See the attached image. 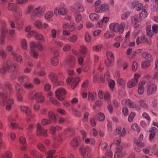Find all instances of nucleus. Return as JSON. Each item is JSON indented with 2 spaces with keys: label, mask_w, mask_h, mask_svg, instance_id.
Wrapping results in <instances>:
<instances>
[{
  "label": "nucleus",
  "mask_w": 158,
  "mask_h": 158,
  "mask_svg": "<svg viewBox=\"0 0 158 158\" xmlns=\"http://www.w3.org/2000/svg\"><path fill=\"white\" fill-rule=\"evenodd\" d=\"M0 98L2 99V102L3 105L5 106V109L6 110H10L11 109V106L14 103V99L9 98L5 93L2 92H0Z\"/></svg>",
  "instance_id": "nucleus-1"
},
{
  "label": "nucleus",
  "mask_w": 158,
  "mask_h": 158,
  "mask_svg": "<svg viewBox=\"0 0 158 158\" xmlns=\"http://www.w3.org/2000/svg\"><path fill=\"white\" fill-rule=\"evenodd\" d=\"M125 24L124 23L121 22L120 24L117 23H112L109 25V28L114 32L122 33L124 30Z\"/></svg>",
  "instance_id": "nucleus-2"
},
{
  "label": "nucleus",
  "mask_w": 158,
  "mask_h": 158,
  "mask_svg": "<svg viewBox=\"0 0 158 158\" xmlns=\"http://www.w3.org/2000/svg\"><path fill=\"white\" fill-rule=\"evenodd\" d=\"M45 10V7L44 6H35V8L32 13L33 16H36L40 18L43 16Z\"/></svg>",
  "instance_id": "nucleus-3"
},
{
  "label": "nucleus",
  "mask_w": 158,
  "mask_h": 158,
  "mask_svg": "<svg viewBox=\"0 0 158 158\" xmlns=\"http://www.w3.org/2000/svg\"><path fill=\"white\" fill-rule=\"evenodd\" d=\"M157 85L152 82H148L146 86L147 94L151 95L156 92L157 89Z\"/></svg>",
  "instance_id": "nucleus-4"
},
{
  "label": "nucleus",
  "mask_w": 158,
  "mask_h": 158,
  "mask_svg": "<svg viewBox=\"0 0 158 158\" xmlns=\"http://www.w3.org/2000/svg\"><path fill=\"white\" fill-rule=\"evenodd\" d=\"M140 76V74L135 73L134 75V78L130 79L127 82V87L129 88H131L135 87L138 83V79Z\"/></svg>",
  "instance_id": "nucleus-5"
},
{
  "label": "nucleus",
  "mask_w": 158,
  "mask_h": 158,
  "mask_svg": "<svg viewBox=\"0 0 158 158\" xmlns=\"http://www.w3.org/2000/svg\"><path fill=\"white\" fill-rule=\"evenodd\" d=\"M73 78L72 77H70L67 78L66 81L68 85L71 84V87L73 89H74L77 85L80 80V78L79 77H77L72 81Z\"/></svg>",
  "instance_id": "nucleus-6"
},
{
  "label": "nucleus",
  "mask_w": 158,
  "mask_h": 158,
  "mask_svg": "<svg viewBox=\"0 0 158 158\" xmlns=\"http://www.w3.org/2000/svg\"><path fill=\"white\" fill-rule=\"evenodd\" d=\"M56 96L59 100L62 101L64 99V96L67 92L63 88H59L55 92Z\"/></svg>",
  "instance_id": "nucleus-7"
},
{
  "label": "nucleus",
  "mask_w": 158,
  "mask_h": 158,
  "mask_svg": "<svg viewBox=\"0 0 158 158\" xmlns=\"http://www.w3.org/2000/svg\"><path fill=\"white\" fill-rule=\"evenodd\" d=\"M36 134L39 136L46 137L47 135V130H43L42 126L39 123L36 124Z\"/></svg>",
  "instance_id": "nucleus-8"
},
{
  "label": "nucleus",
  "mask_w": 158,
  "mask_h": 158,
  "mask_svg": "<svg viewBox=\"0 0 158 158\" xmlns=\"http://www.w3.org/2000/svg\"><path fill=\"white\" fill-rule=\"evenodd\" d=\"M49 129L50 131H51L53 138L57 140L59 142L61 141V140L60 138V135H58L57 136H56L55 134V133L56 130H61V128L60 127L57 126L54 127L51 126Z\"/></svg>",
  "instance_id": "nucleus-9"
},
{
  "label": "nucleus",
  "mask_w": 158,
  "mask_h": 158,
  "mask_svg": "<svg viewBox=\"0 0 158 158\" xmlns=\"http://www.w3.org/2000/svg\"><path fill=\"white\" fill-rule=\"evenodd\" d=\"M106 55L108 62H106L105 64L107 66H109L114 61V56L112 52L110 50L107 51Z\"/></svg>",
  "instance_id": "nucleus-10"
},
{
  "label": "nucleus",
  "mask_w": 158,
  "mask_h": 158,
  "mask_svg": "<svg viewBox=\"0 0 158 158\" xmlns=\"http://www.w3.org/2000/svg\"><path fill=\"white\" fill-rule=\"evenodd\" d=\"M136 42L137 44L141 43H147L148 45H150L151 43V40L150 39H147L144 34H142L141 36L138 37L136 40Z\"/></svg>",
  "instance_id": "nucleus-11"
},
{
  "label": "nucleus",
  "mask_w": 158,
  "mask_h": 158,
  "mask_svg": "<svg viewBox=\"0 0 158 158\" xmlns=\"http://www.w3.org/2000/svg\"><path fill=\"white\" fill-rule=\"evenodd\" d=\"M122 146H117L116 148V150L114 155V158H122L125 155V153L122 151L123 149Z\"/></svg>",
  "instance_id": "nucleus-12"
},
{
  "label": "nucleus",
  "mask_w": 158,
  "mask_h": 158,
  "mask_svg": "<svg viewBox=\"0 0 158 158\" xmlns=\"http://www.w3.org/2000/svg\"><path fill=\"white\" fill-rule=\"evenodd\" d=\"M134 150L137 152H140L141 150V148L144 147L145 146L144 143L136 139H134Z\"/></svg>",
  "instance_id": "nucleus-13"
},
{
  "label": "nucleus",
  "mask_w": 158,
  "mask_h": 158,
  "mask_svg": "<svg viewBox=\"0 0 158 158\" xmlns=\"http://www.w3.org/2000/svg\"><path fill=\"white\" fill-rule=\"evenodd\" d=\"M54 13L56 14L57 12L58 14L61 15H64L67 13V11L66 9L64 7L60 6L58 8L57 7L55 8L54 10Z\"/></svg>",
  "instance_id": "nucleus-14"
},
{
  "label": "nucleus",
  "mask_w": 158,
  "mask_h": 158,
  "mask_svg": "<svg viewBox=\"0 0 158 158\" xmlns=\"http://www.w3.org/2000/svg\"><path fill=\"white\" fill-rule=\"evenodd\" d=\"M76 61L75 57L73 55H70L66 58V61L71 67L74 66L75 65Z\"/></svg>",
  "instance_id": "nucleus-15"
},
{
  "label": "nucleus",
  "mask_w": 158,
  "mask_h": 158,
  "mask_svg": "<svg viewBox=\"0 0 158 158\" xmlns=\"http://www.w3.org/2000/svg\"><path fill=\"white\" fill-rule=\"evenodd\" d=\"M20 109L21 111L24 112L27 115L31 116V117H34L33 115L31 114V110L28 107L21 106H20Z\"/></svg>",
  "instance_id": "nucleus-16"
},
{
  "label": "nucleus",
  "mask_w": 158,
  "mask_h": 158,
  "mask_svg": "<svg viewBox=\"0 0 158 158\" xmlns=\"http://www.w3.org/2000/svg\"><path fill=\"white\" fill-rule=\"evenodd\" d=\"M48 77L52 83H56L58 81L57 75L54 72H49L48 74Z\"/></svg>",
  "instance_id": "nucleus-17"
},
{
  "label": "nucleus",
  "mask_w": 158,
  "mask_h": 158,
  "mask_svg": "<svg viewBox=\"0 0 158 158\" xmlns=\"http://www.w3.org/2000/svg\"><path fill=\"white\" fill-rule=\"evenodd\" d=\"M11 54L12 56L13 59L14 60L18 62H22L23 59L22 56L19 54L14 52H12Z\"/></svg>",
  "instance_id": "nucleus-18"
},
{
  "label": "nucleus",
  "mask_w": 158,
  "mask_h": 158,
  "mask_svg": "<svg viewBox=\"0 0 158 158\" xmlns=\"http://www.w3.org/2000/svg\"><path fill=\"white\" fill-rule=\"evenodd\" d=\"M8 120L10 122V125L13 129H15L18 127L19 124L15 122V119L11 116L8 118Z\"/></svg>",
  "instance_id": "nucleus-19"
},
{
  "label": "nucleus",
  "mask_w": 158,
  "mask_h": 158,
  "mask_svg": "<svg viewBox=\"0 0 158 158\" xmlns=\"http://www.w3.org/2000/svg\"><path fill=\"white\" fill-rule=\"evenodd\" d=\"M7 9L9 10L14 12L17 11L18 6L15 3L8 2Z\"/></svg>",
  "instance_id": "nucleus-20"
},
{
  "label": "nucleus",
  "mask_w": 158,
  "mask_h": 158,
  "mask_svg": "<svg viewBox=\"0 0 158 158\" xmlns=\"http://www.w3.org/2000/svg\"><path fill=\"white\" fill-rule=\"evenodd\" d=\"M80 141L81 139L79 137H76L71 142V145L74 148H76L79 145Z\"/></svg>",
  "instance_id": "nucleus-21"
},
{
  "label": "nucleus",
  "mask_w": 158,
  "mask_h": 158,
  "mask_svg": "<svg viewBox=\"0 0 158 158\" xmlns=\"http://www.w3.org/2000/svg\"><path fill=\"white\" fill-rule=\"evenodd\" d=\"M88 52V48L85 45H82L80 47L79 53L83 56L84 57H85Z\"/></svg>",
  "instance_id": "nucleus-22"
},
{
  "label": "nucleus",
  "mask_w": 158,
  "mask_h": 158,
  "mask_svg": "<svg viewBox=\"0 0 158 158\" xmlns=\"http://www.w3.org/2000/svg\"><path fill=\"white\" fill-rule=\"evenodd\" d=\"M17 79L19 82L22 83H24L28 82L29 78V77L27 76L23 75L18 77Z\"/></svg>",
  "instance_id": "nucleus-23"
},
{
  "label": "nucleus",
  "mask_w": 158,
  "mask_h": 158,
  "mask_svg": "<svg viewBox=\"0 0 158 158\" xmlns=\"http://www.w3.org/2000/svg\"><path fill=\"white\" fill-rule=\"evenodd\" d=\"M35 5L34 4H31L27 6L26 7L25 12L26 14H29L32 13Z\"/></svg>",
  "instance_id": "nucleus-24"
},
{
  "label": "nucleus",
  "mask_w": 158,
  "mask_h": 158,
  "mask_svg": "<svg viewBox=\"0 0 158 158\" xmlns=\"http://www.w3.org/2000/svg\"><path fill=\"white\" fill-rule=\"evenodd\" d=\"M35 99L38 103H41L44 101V97L43 95L42 92H38V94Z\"/></svg>",
  "instance_id": "nucleus-25"
},
{
  "label": "nucleus",
  "mask_w": 158,
  "mask_h": 158,
  "mask_svg": "<svg viewBox=\"0 0 158 158\" xmlns=\"http://www.w3.org/2000/svg\"><path fill=\"white\" fill-rule=\"evenodd\" d=\"M10 69V66L8 64L3 65L0 68V73L5 74Z\"/></svg>",
  "instance_id": "nucleus-26"
},
{
  "label": "nucleus",
  "mask_w": 158,
  "mask_h": 158,
  "mask_svg": "<svg viewBox=\"0 0 158 158\" xmlns=\"http://www.w3.org/2000/svg\"><path fill=\"white\" fill-rule=\"evenodd\" d=\"M138 102L139 104L141 107L145 110L148 109V105L143 100H140L138 101Z\"/></svg>",
  "instance_id": "nucleus-27"
},
{
  "label": "nucleus",
  "mask_w": 158,
  "mask_h": 158,
  "mask_svg": "<svg viewBox=\"0 0 158 158\" xmlns=\"http://www.w3.org/2000/svg\"><path fill=\"white\" fill-rule=\"evenodd\" d=\"M142 56L147 60L149 61H152V55L147 52H144L142 53Z\"/></svg>",
  "instance_id": "nucleus-28"
},
{
  "label": "nucleus",
  "mask_w": 158,
  "mask_h": 158,
  "mask_svg": "<svg viewBox=\"0 0 158 158\" xmlns=\"http://www.w3.org/2000/svg\"><path fill=\"white\" fill-rule=\"evenodd\" d=\"M147 16L148 13L147 10L145 9H142L141 13L139 15V20L142 21L144 18L147 17Z\"/></svg>",
  "instance_id": "nucleus-29"
},
{
  "label": "nucleus",
  "mask_w": 158,
  "mask_h": 158,
  "mask_svg": "<svg viewBox=\"0 0 158 158\" xmlns=\"http://www.w3.org/2000/svg\"><path fill=\"white\" fill-rule=\"evenodd\" d=\"M38 94V92L35 91H31L28 94V98L31 100L35 99Z\"/></svg>",
  "instance_id": "nucleus-30"
},
{
  "label": "nucleus",
  "mask_w": 158,
  "mask_h": 158,
  "mask_svg": "<svg viewBox=\"0 0 158 158\" xmlns=\"http://www.w3.org/2000/svg\"><path fill=\"white\" fill-rule=\"evenodd\" d=\"M48 120L51 121V123L54 122L56 121V118L55 115L52 112H48Z\"/></svg>",
  "instance_id": "nucleus-31"
},
{
  "label": "nucleus",
  "mask_w": 158,
  "mask_h": 158,
  "mask_svg": "<svg viewBox=\"0 0 158 158\" xmlns=\"http://www.w3.org/2000/svg\"><path fill=\"white\" fill-rule=\"evenodd\" d=\"M131 19L132 23L136 25L138 22L142 21L139 20V17L138 18L137 15H134L131 17Z\"/></svg>",
  "instance_id": "nucleus-32"
},
{
  "label": "nucleus",
  "mask_w": 158,
  "mask_h": 158,
  "mask_svg": "<svg viewBox=\"0 0 158 158\" xmlns=\"http://www.w3.org/2000/svg\"><path fill=\"white\" fill-rule=\"evenodd\" d=\"M20 45L21 48L23 49H27V44L26 40L23 39L20 41Z\"/></svg>",
  "instance_id": "nucleus-33"
},
{
  "label": "nucleus",
  "mask_w": 158,
  "mask_h": 158,
  "mask_svg": "<svg viewBox=\"0 0 158 158\" xmlns=\"http://www.w3.org/2000/svg\"><path fill=\"white\" fill-rule=\"evenodd\" d=\"M92 39V37L89 33L88 32H86L84 36L85 41L86 42L89 43L91 41Z\"/></svg>",
  "instance_id": "nucleus-34"
},
{
  "label": "nucleus",
  "mask_w": 158,
  "mask_h": 158,
  "mask_svg": "<svg viewBox=\"0 0 158 158\" xmlns=\"http://www.w3.org/2000/svg\"><path fill=\"white\" fill-rule=\"evenodd\" d=\"M97 118V120L99 121H103L105 118V116L102 113H98L95 116Z\"/></svg>",
  "instance_id": "nucleus-35"
},
{
  "label": "nucleus",
  "mask_w": 158,
  "mask_h": 158,
  "mask_svg": "<svg viewBox=\"0 0 158 158\" xmlns=\"http://www.w3.org/2000/svg\"><path fill=\"white\" fill-rule=\"evenodd\" d=\"M89 18L91 20L95 21L98 19L99 15L97 14L93 13L89 15Z\"/></svg>",
  "instance_id": "nucleus-36"
},
{
  "label": "nucleus",
  "mask_w": 158,
  "mask_h": 158,
  "mask_svg": "<svg viewBox=\"0 0 158 158\" xmlns=\"http://www.w3.org/2000/svg\"><path fill=\"white\" fill-rule=\"evenodd\" d=\"M128 106L131 108H135L136 110H140L141 109L140 107L137 106L135 102H131V101H130Z\"/></svg>",
  "instance_id": "nucleus-37"
},
{
  "label": "nucleus",
  "mask_w": 158,
  "mask_h": 158,
  "mask_svg": "<svg viewBox=\"0 0 158 158\" xmlns=\"http://www.w3.org/2000/svg\"><path fill=\"white\" fill-rule=\"evenodd\" d=\"M104 98L105 101L108 103H111L110 96L109 91H106L105 92L104 95Z\"/></svg>",
  "instance_id": "nucleus-38"
},
{
  "label": "nucleus",
  "mask_w": 158,
  "mask_h": 158,
  "mask_svg": "<svg viewBox=\"0 0 158 158\" xmlns=\"http://www.w3.org/2000/svg\"><path fill=\"white\" fill-rule=\"evenodd\" d=\"M15 89L16 93H23L24 90L21 85L18 83L15 86Z\"/></svg>",
  "instance_id": "nucleus-39"
},
{
  "label": "nucleus",
  "mask_w": 158,
  "mask_h": 158,
  "mask_svg": "<svg viewBox=\"0 0 158 158\" xmlns=\"http://www.w3.org/2000/svg\"><path fill=\"white\" fill-rule=\"evenodd\" d=\"M114 36V34L110 31H107L104 34V37L107 39L112 38Z\"/></svg>",
  "instance_id": "nucleus-40"
},
{
  "label": "nucleus",
  "mask_w": 158,
  "mask_h": 158,
  "mask_svg": "<svg viewBox=\"0 0 158 158\" xmlns=\"http://www.w3.org/2000/svg\"><path fill=\"white\" fill-rule=\"evenodd\" d=\"M96 94L95 92L92 93L91 92H89L88 93V96L89 100L92 101L94 100L96 96Z\"/></svg>",
  "instance_id": "nucleus-41"
},
{
  "label": "nucleus",
  "mask_w": 158,
  "mask_h": 158,
  "mask_svg": "<svg viewBox=\"0 0 158 158\" xmlns=\"http://www.w3.org/2000/svg\"><path fill=\"white\" fill-rule=\"evenodd\" d=\"M29 54L30 56L34 57H36L38 56L39 52L36 49L30 50Z\"/></svg>",
  "instance_id": "nucleus-42"
},
{
  "label": "nucleus",
  "mask_w": 158,
  "mask_h": 158,
  "mask_svg": "<svg viewBox=\"0 0 158 158\" xmlns=\"http://www.w3.org/2000/svg\"><path fill=\"white\" fill-rule=\"evenodd\" d=\"M15 13L14 14V16L15 18L16 19H19L22 17V13L19 10H17V11H15Z\"/></svg>",
  "instance_id": "nucleus-43"
},
{
  "label": "nucleus",
  "mask_w": 158,
  "mask_h": 158,
  "mask_svg": "<svg viewBox=\"0 0 158 158\" xmlns=\"http://www.w3.org/2000/svg\"><path fill=\"white\" fill-rule=\"evenodd\" d=\"M35 39L37 40H39L43 42L44 41V36L41 34H39L37 33L35 34Z\"/></svg>",
  "instance_id": "nucleus-44"
},
{
  "label": "nucleus",
  "mask_w": 158,
  "mask_h": 158,
  "mask_svg": "<svg viewBox=\"0 0 158 158\" xmlns=\"http://www.w3.org/2000/svg\"><path fill=\"white\" fill-rule=\"evenodd\" d=\"M6 52L3 49H0V57L2 60L5 59L7 56Z\"/></svg>",
  "instance_id": "nucleus-45"
},
{
  "label": "nucleus",
  "mask_w": 158,
  "mask_h": 158,
  "mask_svg": "<svg viewBox=\"0 0 158 158\" xmlns=\"http://www.w3.org/2000/svg\"><path fill=\"white\" fill-rule=\"evenodd\" d=\"M77 36L76 35H74L69 37L68 38V40L69 41L73 43L77 41Z\"/></svg>",
  "instance_id": "nucleus-46"
},
{
  "label": "nucleus",
  "mask_w": 158,
  "mask_h": 158,
  "mask_svg": "<svg viewBox=\"0 0 158 158\" xmlns=\"http://www.w3.org/2000/svg\"><path fill=\"white\" fill-rule=\"evenodd\" d=\"M51 62L52 64L54 66H56L58 63V60L57 57L52 56L51 59Z\"/></svg>",
  "instance_id": "nucleus-47"
},
{
  "label": "nucleus",
  "mask_w": 158,
  "mask_h": 158,
  "mask_svg": "<svg viewBox=\"0 0 158 158\" xmlns=\"http://www.w3.org/2000/svg\"><path fill=\"white\" fill-rule=\"evenodd\" d=\"M147 35L150 38H152V36L153 32L151 30V26L150 25L146 27Z\"/></svg>",
  "instance_id": "nucleus-48"
},
{
  "label": "nucleus",
  "mask_w": 158,
  "mask_h": 158,
  "mask_svg": "<svg viewBox=\"0 0 158 158\" xmlns=\"http://www.w3.org/2000/svg\"><path fill=\"white\" fill-rule=\"evenodd\" d=\"M23 87L26 89H33L34 87L33 84L32 83L26 82L23 84Z\"/></svg>",
  "instance_id": "nucleus-49"
},
{
  "label": "nucleus",
  "mask_w": 158,
  "mask_h": 158,
  "mask_svg": "<svg viewBox=\"0 0 158 158\" xmlns=\"http://www.w3.org/2000/svg\"><path fill=\"white\" fill-rule=\"evenodd\" d=\"M102 12H106L108 11L109 8V6L107 4H102L101 5Z\"/></svg>",
  "instance_id": "nucleus-50"
},
{
  "label": "nucleus",
  "mask_w": 158,
  "mask_h": 158,
  "mask_svg": "<svg viewBox=\"0 0 158 158\" xmlns=\"http://www.w3.org/2000/svg\"><path fill=\"white\" fill-rule=\"evenodd\" d=\"M0 35H3L5 36V35L8 32V29L6 27H1L0 29Z\"/></svg>",
  "instance_id": "nucleus-51"
},
{
  "label": "nucleus",
  "mask_w": 158,
  "mask_h": 158,
  "mask_svg": "<svg viewBox=\"0 0 158 158\" xmlns=\"http://www.w3.org/2000/svg\"><path fill=\"white\" fill-rule=\"evenodd\" d=\"M49 100L50 102L53 104H54L56 105L59 106L60 105V103L58 101L55 99L53 98L52 97H49Z\"/></svg>",
  "instance_id": "nucleus-52"
},
{
  "label": "nucleus",
  "mask_w": 158,
  "mask_h": 158,
  "mask_svg": "<svg viewBox=\"0 0 158 158\" xmlns=\"http://www.w3.org/2000/svg\"><path fill=\"white\" fill-rule=\"evenodd\" d=\"M72 111L73 113L75 115L78 117H80L81 116V113L78 110L74 108H72Z\"/></svg>",
  "instance_id": "nucleus-53"
},
{
  "label": "nucleus",
  "mask_w": 158,
  "mask_h": 158,
  "mask_svg": "<svg viewBox=\"0 0 158 158\" xmlns=\"http://www.w3.org/2000/svg\"><path fill=\"white\" fill-rule=\"evenodd\" d=\"M44 18L45 19L51 18L53 16V13L50 11L46 12L44 15Z\"/></svg>",
  "instance_id": "nucleus-54"
},
{
  "label": "nucleus",
  "mask_w": 158,
  "mask_h": 158,
  "mask_svg": "<svg viewBox=\"0 0 158 158\" xmlns=\"http://www.w3.org/2000/svg\"><path fill=\"white\" fill-rule=\"evenodd\" d=\"M51 121L48 119L47 118H43L42 119L41 121V123L42 125L44 126L47 125H49L51 123Z\"/></svg>",
  "instance_id": "nucleus-55"
},
{
  "label": "nucleus",
  "mask_w": 158,
  "mask_h": 158,
  "mask_svg": "<svg viewBox=\"0 0 158 158\" xmlns=\"http://www.w3.org/2000/svg\"><path fill=\"white\" fill-rule=\"evenodd\" d=\"M131 128L139 132L140 130V127L136 123L133 124L131 126Z\"/></svg>",
  "instance_id": "nucleus-56"
},
{
  "label": "nucleus",
  "mask_w": 158,
  "mask_h": 158,
  "mask_svg": "<svg viewBox=\"0 0 158 158\" xmlns=\"http://www.w3.org/2000/svg\"><path fill=\"white\" fill-rule=\"evenodd\" d=\"M77 12H82L84 10V7L81 4L79 3L77 4Z\"/></svg>",
  "instance_id": "nucleus-57"
},
{
  "label": "nucleus",
  "mask_w": 158,
  "mask_h": 158,
  "mask_svg": "<svg viewBox=\"0 0 158 158\" xmlns=\"http://www.w3.org/2000/svg\"><path fill=\"white\" fill-rule=\"evenodd\" d=\"M79 151L81 155L83 157H85L88 154L85 151L84 148L83 147H80Z\"/></svg>",
  "instance_id": "nucleus-58"
},
{
  "label": "nucleus",
  "mask_w": 158,
  "mask_h": 158,
  "mask_svg": "<svg viewBox=\"0 0 158 158\" xmlns=\"http://www.w3.org/2000/svg\"><path fill=\"white\" fill-rule=\"evenodd\" d=\"M152 61H149L147 60L145 61L142 63V67L143 68L145 69L147 68L149 66L150 64V62Z\"/></svg>",
  "instance_id": "nucleus-59"
},
{
  "label": "nucleus",
  "mask_w": 158,
  "mask_h": 158,
  "mask_svg": "<svg viewBox=\"0 0 158 158\" xmlns=\"http://www.w3.org/2000/svg\"><path fill=\"white\" fill-rule=\"evenodd\" d=\"M23 93H16V97L17 101L22 102L23 101V97L22 95Z\"/></svg>",
  "instance_id": "nucleus-60"
},
{
  "label": "nucleus",
  "mask_w": 158,
  "mask_h": 158,
  "mask_svg": "<svg viewBox=\"0 0 158 158\" xmlns=\"http://www.w3.org/2000/svg\"><path fill=\"white\" fill-rule=\"evenodd\" d=\"M37 32L34 30H31L28 32L27 34V37L28 38H31V37L35 35V34H36Z\"/></svg>",
  "instance_id": "nucleus-61"
},
{
  "label": "nucleus",
  "mask_w": 158,
  "mask_h": 158,
  "mask_svg": "<svg viewBox=\"0 0 158 158\" xmlns=\"http://www.w3.org/2000/svg\"><path fill=\"white\" fill-rule=\"evenodd\" d=\"M50 34L52 38H56L57 35V30L54 28H52L51 30Z\"/></svg>",
  "instance_id": "nucleus-62"
},
{
  "label": "nucleus",
  "mask_w": 158,
  "mask_h": 158,
  "mask_svg": "<svg viewBox=\"0 0 158 158\" xmlns=\"http://www.w3.org/2000/svg\"><path fill=\"white\" fill-rule=\"evenodd\" d=\"M115 85V81L113 80H110L109 81V85L110 89L113 90Z\"/></svg>",
  "instance_id": "nucleus-63"
},
{
  "label": "nucleus",
  "mask_w": 158,
  "mask_h": 158,
  "mask_svg": "<svg viewBox=\"0 0 158 158\" xmlns=\"http://www.w3.org/2000/svg\"><path fill=\"white\" fill-rule=\"evenodd\" d=\"M34 25L39 29H42V23L40 21L36 20L34 22Z\"/></svg>",
  "instance_id": "nucleus-64"
}]
</instances>
